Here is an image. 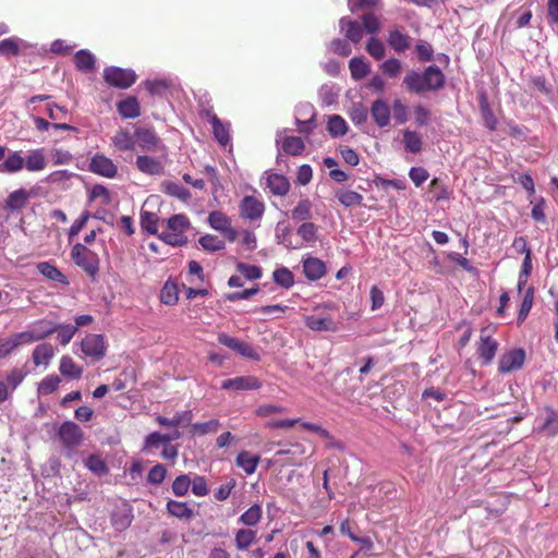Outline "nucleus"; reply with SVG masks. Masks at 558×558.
<instances>
[{
  "instance_id": "nucleus-1",
  "label": "nucleus",
  "mask_w": 558,
  "mask_h": 558,
  "mask_svg": "<svg viewBox=\"0 0 558 558\" xmlns=\"http://www.w3.org/2000/svg\"><path fill=\"white\" fill-rule=\"evenodd\" d=\"M403 84L408 92L420 95L441 89L446 84V77L437 65H429L423 73L409 71L403 78Z\"/></svg>"
},
{
  "instance_id": "nucleus-2",
  "label": "nucleus",
  "mask_w": 558,
  "mask_h": 558,
  "mask_svg": "<svg viewBox=\"0 0 558 558\" xmlns=\"http://www.w3.org/2000/svg\"><path fill=\"white\" fill-rule=\"evenodd\" d=\"M169 232H161L158 238L171 246H183L187 242L184 232L190 229L191 222L186 215L177 214L167 220Z\"/></svg>"
},
{
  "instance_id": "nucleus-3",
  "label": "nucleus",
  "mask_w": 558,
  "mask_h": 558,
  "mask_svg": "<svg viewBox=\"0 0 558 558\" xmlns=\"http://www.w3.org/2000/svg\"><path fill=\"white\" fill-rule=\"evenodd\" d=\"M71 258L92 280L96 279L100 268V259L96 252L82 243H76L71 250Z\"/></svg>"
},
{
  "instance_id": "nucleus-4",
  "label": "nucleus",
  "mask_w": 558,
  "mask_h": 558,
  "mask_svg": "<svg viewBox=\"0 0 558 558\" xmlns=\"http://www.w3.org/2000/svg\"><path fill=\"white\" fill-rule=\"evenodd\" d=\"M495 328L493 326H485L481 329L480 341L477 343V354L484 365L493 362L499 343L493 338Z\"/></svg>"
},
{
  "instance_id": "nucleus-5",
  "label": "nucleus",
  "mask_w": 558,
  "mask_h": 558,
  "mask_svg": "<svg viewBox=\"0 0 558 558\" xmlns=\"http://www.w3.org/2000/svg\"><path fill=\"white\" fill-rule=\"evenodd\" d=\"M136 74L131 69H122L118 66H107L104 70L105 82L116 88L126 89L136 81Z\"/></svg>"
},
{
  "instance_id": "nucleus-6",
  "label": "nucleus",
  "mask_w": 558,
  "mask_h": 558,
  "mask_svg": "<svg viewBox=\"0 0 558 558\" xmlns=\"http://www.w3.org/2000/svg\"><path fill=\"white\" fill-rule=\"evenodd\" d=\"M58 438L65 449H73L81 445L84 434L81 427L74 422L66 421L58 429Z\"/></svg>"
},
{
  "instance_id": "nucleus-7",
  "label": "nucleus",
  "mask_w": 558,
  "mask_h": 558,
  "mask_svg": "<svg viewBox=\"0 0 558 558\" xmlns=\"http://www.w3.org/2000/svg\"><path fill=\"white\" fill-rule=\"evenodd\" d=\"M27 372L23 368L13 367L0 379V404L7 401L11 393L23 383Z\"/></svg>"
},
{
  "instance_id": "nucleus-8",
  "label": "nucleus",
  "mask_w": 558,
  "mask_h": 558,
  "mask_svg": "<svg viewBox=\"0 0 558 558\" xmlns=\"http://www.w3.org/2000/svg\"><path fill=\"white\" fill-rule=\"evenodd\" d=\"M57 328L47 320H38L34 323L28 330L17 332L19 339L23 344H29L35 341L43 340L54 333Z\"/></svg>"
},
{
  "instance_id": "nucleus-9",
  "label": "nucleus",
  "mask_w": 558,
  "mask_h": 558,
  "mask_svg": "<svg viewBox=\"0 0 558 558\" xmlns=\"http://www.w3.org/2000/svg\"><path fill=\"white\" fill-rule=\"evenodd\" d=\"M88 170L107 179H113L118 175V166L104 154H96L90 158Z\"/></svg>"
},
{
  "instance_id": "nucleus-10",
  "label": "nucleus",
  "mask_w": 558,
  "mask_h": 558,
  "mask_svg": "<svg viewBox=\"0 0 558 558\" xmlns=\"http://www.w3.org/2000/svg\"><path fill=\"white\" fill-rule=\"evenodd\" d=\"M208 223L213 229L221 232L229 242L236 240L238 231L231 226V220L225 213L220 210L211 211L208 215Z\"/></svg>"
},
{
  "instance_id": "nucleus-11",
  "label": "nucleus",
  "mask_w": 558,
  "mask_h": 558,
  "mask_svg": "<svg viewBox=\"0 0 558 558\" xmlns=\"http://www.w3.org/2000/svg\"><path fill=\"white\" fill-rule=\"evenodd\" d=\"M218 342L233 351H235L236 353H239L240 355L244 356V357H247V359H251V360H254V361H259V354L254 350V348L244 342V341H241L240 339L238 338H234V337H231L225 332H221L218 335Z\"/></svg>"
},
{
  "instance_id": "nucleus-12",
  "label": "nucleus",
  "mask_w": 558,
  "mask_h": 558,
  "mask_svg": "<svg viewBox=\"0 0 558 558\" xmlns=\"http://www.w3.org/2000/svg\"><path fill=\"white\" fill-rule=\"evenodd\" d=\"M525 362V351L523 349H513L504 353L498 362V372L508 374L522 368Z\"/></svg>"
},
{
  "instance_id": "nucleus-13",
  "label": "nucleus",
  "mask_w": 558,
  "mask_h": 558,
  "mask_svg": "<svg viewBox=\"0 0 558 558\" xmlns=\"http://www.w3.org/2000/svg\"><path fill=\"white\" fill-rule=\"evenodd\" d=\"M240 216L251 221L262 219L265 213V204L254 195H246L240 203Z\"/></svg>"
},
{
  "instance_id": "nucleus-14",
  "label": "nucleus",
  "mask_w": 558,
  "mask_h": 558,
  "mask_svg": "<svg viewBox=\"0 0 558 558\" xmlns=\"http://www.w3.org/2000/svg\"><path fill=\"white\" fill-rule=\"evenodd\" d=\"M82 351L85 355L100 360L106 354V344L102 335L90 333L87 335L81 342Z\"/></svg>"
},
{
  "instance_id": "nucleus-15",
  "label": "nucleus",
  "mask_w": 558,
  "mask_h": 558,
  "mask_svg": "<svg viewBox=\"0 0 558 558\" xmlns=\"http://www.w3.org/2000/svg\"><path fill=\"white\" fill-rule=\"evenodd\" d=\"M262 387V381L252 375L238 376L234 378L226 379L221 383V388L225 390H257Z\"/></svg>"
},
{
  "instance_id": "nucleus-16",
  "label": "nucleus",
  "mask_w": 558,
  "mask_h": 558,
  "mask_svg": "<svg viewBox=\"0 0 558 558\" xmlns=\"http://www.w3.org/2000/svg\"><path fill=\"white\" fill-rule=\"evenodd\" d=\"M135 144L142 150L150 151L157 149L160 138L151 128H136L134 132Z\"/></svg>"
},
{
  "instance_id": "nucleus-17",
  "label": "nucleus",
  "mask_w": 558,
  "mask_h": 558,
  "mask_svg": "<svg viewBox=\"0 0 558 558\" xmlns=\"http://www.w3.org/2000/svg\"><path fill=\"white\" fill-rule=\"evenodd\" d=\"M371 116L377 126L386 128L390 123L391 109L385 100L376 99L372 102Z\"/></svg>"
},
{
  "instance_id": "nucleus-18",
  "label": "nucleus",
  "mask_w": 558,
  "mask_h": 558,
  "mask_svg": "<svg viewBox=\"0 0 558 558\" xmlns=\"http://www.w3.org/2000/svg\"><path fill=\"white\" fill-rule=\"evenodd\" d=\"M307 328L313 331H337L338 325L330 316L307 315L304 317Z\"/></svg>"
},
{
  "instance_id": "nucleus-19",
  "label": "nucleus",
  "mask_w": 558,
  "mask_h": 558,
  "mask_svg": "<svg viewBox=\"0 0 558 558\" xmlns=\"http://www.w3.org/2000/svg\"><path fill=\"white\" fill-rule=\"evenodd\" d=\"M303 274L311 281L319 280L326 275V265L317 257H307L303 260Z\"/></svg>"
},
{
  "instance_id": "nucleus-20",
  "label": "nucleus",
  "mask_w": 558,
  "mask_h": 558,
  "mask_svg": "<svg viewBox=\"0 0 558 558\" xmlns=\"http://www.w3.org/2000/svg\"><path fill=\"white\" fill-rule=\"evenodd\" d=\"M119 114L124 119H134L141 116V106L136 97L129 96L117 104Z\"/></svg>"
},
{
  "instance_id": "nucleus-21",
  "label": "nucleus",
  "mask_w": 558,
  "mask_h": 558,
  "mask_svg": "<svg viewBox=\"0 0 558 558\" xmlns=\"http://www.w3.org/2000/svg\"><path fill=\"white\" fill-rule=\"evenodd\" d=\"M75 68L80 72L89 73L94 72L96 69V58L95 56L85 49L78 50L73 58Z\"/></svg>"
},
{
  "instance_id": "nucleus-22",
  "label": "nucleus",
  "mask_w": 558,
  "mask_h": 558,
  "mask_svg": "<svg viewBox=\"0 0 558 558\" xmlns=\"http://www.w3.org/2000/svg\"><path fill=\"white\" fill-rule=\"evenodd\" d=\"M136 167L141 172L149 175L160 174L163 170V166L158 159L146 155L137 156Z\"/></svg>"
},
{
  "instance_id": "nucleus-23",
  "label": "nucleus",
  "mask_w": 558,
  "mask_h": 558,
  "mask_svg": "<svg viewBox=\"0 0 558 558\" xmlns=\"http://www.w3.org/2000/svg\"><path fill=\"white\" fill-rule=\"evenodd\" d=\"M37 270L40 275L46 277L49 280L61 283L63 286H69V280L65 275H63L54 265L49 262H41L37 264Z\"/></svg>"
},
{
  "instance_id": "nucleus-24",
  "label": "nucleus",
  "mask_w": 558,
  "mask_h": 558,
  "mask_svg": "<svg viewBox=\"0 0 558 558\" xmlns=\"http://www.w3.org/2000/svg\"><path fill=\"white\" fill-rule=\"evenodd\" d=\"M54 356V348L50 343H40L38 344L32 353V359L35 366H47L51 359Z\"/></svg>"
},
{
  "instance_id": "nucleus-25",
  "label": "nucleus",
  "mask_w": 558,
  "mask_h": 558,
  "mask_svg": "<svg viewBox=\"0 0 558 558\" xmlns=\"http://www.w3.org/2000/svg\"><path fill=\"white\" fill-rule=\"evenodd\" d=\"M267 186L274 195L284 196L290 191L289 180L278 173H271L267 177Z\"/></svg>"
},
{
  "instance_id": "nucleus-26",
  "label": "nucleus",
  "mask_w": 558,
  "mask_h": 558,
  "mask_svg": "<svg viewBox=\"0 0 558 558\" xmlns=\"http://www.w3.org/2000/svg\"><path fill=\"white\" fill-rule=\"evenodd\" d=\"M340 27L344 32V36L353 44H359L363 38V27L356 22L342 17Z\"/></svg>"
},
{
  "instance_id": "nucleus-27",
  "label": "nucleus",
  "mask_w": 558,
  "mask_h": 558,
  "mask_svg": "<svg viewBox=\"0 0 558 558\" xmlns=\"http://www.w3.org/2000/svg\"><path fill=\"white\" fill-rule=\"evenodd\" d=\"M112 145L120 151L133 150L135 147V137L128 130L120 129L111 138Z\"/></svg>"
},
{
  "instance_id": "nucleus-28",
  "label": "nucleus",
  "mask_w": 558,
  "mask_h": 558,
  "mask_svg": "<svg viewBox=\"0 0 558 558\" xmlns=\"http://www.w3.org/2000/svg\"><path fill=\"white\" fill-rule=\"evenodd\" d=\"M47 160L43 148L29 151L26 159H24V167L32 172L41 171L46 168Z\"/></svg>"
},
{
  "instance_id": "nucleus-29",
  "label": "nucleus",
  "mask_w": 558,
  "mask_h": 558,
  "mask_svg": "<svg viewBox=\"0 0 558 558\" xmlns=\"http://www.w3.org/2000/svg\"><path fill=\"white\" fill-rule=\"evenodd\" d=\"M259 460V456L243 450L236 456L235 463L239 468L243 469L246 474H253L256 471Z\"/></svg>"
},
{
  "instance_id": "nucleus-30",
  "label": "nucleus",
  "mask_w": 558,
  "mask_h": 558,
  "mask_svg": "<svg viewBox=\"0 0 558 558\" xmlns=\"http://www.w3.org/2000/svg\"><path fill=\"white\" fill-rule=\"evenodd\" d=\"M192 418V411L186 410L183 412H177L172 418H167L165 416L157 415L155 420L160 426H170L177 428L182 423L191 424Z\"/></svg>"
},
{
  "instance_id": "nucleus-31",
  "label": "nucleus",
  "mask_w": 558,
  "mask_h": 558,
  "mask_svg": "<svg viewBox=\"0 0 558 558\" xmlns=\"http://www.w3.org/2000/svg\"><path fill=\"white\" fill-rule=\"evenodd\" d=\"M24 168V158L20 151L11 153L3 162L0 163L1 173H15Z\"/></svg>"
},
{
  "instance_id": "nucleus-32",
  "label": "nucleus",
  "mask_w": 558,
  "mask_h": 558,
  "mask_svg": "<svg viewBox=\"0 0 558 558\" xmlns=\"http://www.w3.org/2000/svg\"><path fill=\"white\" fill-rule=\"evenodd\" d=\"M282 151L290 156H300L305 149L303 140L299 136H286L282 138Z\"/></svg>"
},
{
  "instance_id": "nucleus-33",
  "label": "nucleus",
  "mask_w": 558,
  "mask_h": 558,
  "mask_svg": "<svg viewBox=\"0 0 558 558\" xmlns=\"http://www.w3.org/2000/svg\"><path fill=\"white\" fill-rule=\"evenodd\" d=\"M160 302L166 305H175L179 301L178 286L172 280H167L160 291Z\"/></svg>"
},
{
  "instance_id": "nucleus-34",
  "label": "nucleus",
  "mask_w": 558,
  "mask_h": 558,
  "mask_svg": "<svg viewBox=\"0 0 558 558\" xmlns=\"http://www.w3.org/2000/svg\"><path fill=\"white\" fill-rule=\"evenodd\" d=\"M389 46L397 52H403L410 48L411 38L399 31H391L388 37Z\"/></svg>"
},
{
  "instance_id": "nucleus-35",
  "label": "nucleus",
  "mask_w": 558,
  "mask_h": 558,
  "mask_svg": "<svg viewBox=\"0 0 558 558\" xmlns=\"http://www.w3.org/2000/svg\"><path fill=\"white\" fill-rule=\"evenodd\" d=\"M59 369L63 376L69 377L71 379L80 378L83 373L82 367L78 366L73 361V359L68 355L61 357Z\"/></svg>"
},
{
  "instance_id": "nucleus-36",
  "label": "nucleus",
  "mask_w": 558,
  "mask_h": 558,
  "mask_svg": "<svg viewBox=\"0 0 558 558\" xmlns=\"http://www.w3.org/2000/svg\"><path fill=\"white\" fill-rule=\"evenodd\" d=\"M402 142L405 150L412 154H418L423 148L422 137L415 131L404 130Z\"/></svg>"
},
{
  "instance_id": "nucleus-37",
  "label": "nucleus",
  "mask_w": 558,
  "mask_h": 558,
  "mask_svg": "<svg viewBox=\"0 0 558 558\" xmlns=\"http://www.w3.org/2000/svg\"><path fill=\"white\" fill-rule=\"evenodd\" d=\"M351 76L355 81L364 78L371 72V65L363 58H352L349 62Z\"/></svg>"
},
{
  "instance_id": "nucleus-38",
  "label": "nucleus",
  "mask_w": 558,
  "mask_h": 558,
  "mask_svg": "<svg viewBox=\"0 0 558 558\" xmlns=\"http://www.w3.org/2000/svg\"><path fill=\"white\" fill-rule=\"evenodd\" d=\"M159 217L151 211L142 210L140 214L141 228L149 234L158 235Z\"/></svg>"
},
{
  "instance_id": "nucleus-39",
  "label": "nucleus",
  "mask_w": 558,
  "mask_h": 558,
  "mask_svg": "<svg viewBox=\"0 0 558 558\" xmlns=\"http://www.w3.org/2000/svg\"><path fill=\"white\" fill-rule=\"evenodd\" d=\"M168 512L178 518V519H186L190 520L193 518V510L185 504L175 500H169L167 502Z\"/></svg>"
},
{
  "instance_id": "nucleus-40",
  "label": "nucleus",
  "mask_w": 558,
  "mask_h": 558,
  "mask_svg": "<svg viewBox=\"0 0 558 558\" xmlns=\"http://www.w3.org/2000/svg\"><path fill=\"white\" fill-rule=\"evenodd\" d=\"M546 417L541 426V430L546 432L549 436L558 434V413L551 407L544 408Z\"/></svg>"
},
{
  "instance_id": "nucleus-41",
  "label": "nucleus",
  "mask_w": 558,
  "mask_h": 558,
  "mask_svg": "<svg viewBox=\"0 0 558 558\" xmlns=\"http://www.w3.org/2000/svg\"><path fill=\"white\" fill-rule=\"evenodd\" d=\"M336 197L344 207L362 205L363 196L354 191L340 189L336 191Z\"/></svg>"
},
{
  "instance_id": "nucleus-42",
  "label": "nucleus",
  "mask_w": 558,
  "mask_h": 558,
  "mask_svg": "<svg viewBox=\"0 0 558 558\" xmlns=\"http://www.w3.org/2000/svg\"><path fill=\"white\" fill-rule=\"evenodd\" d=\"M28 194L24 189L12 192L5 199V206L12 210H20L25 207Z\"/></svg>"
},
{
  "instance_id": "nucleus-43",
  "label": "nucleus",
  "mask_w": 558,
  "mask_h": 558,
  "mask_svg": "<svg viewBox=\"0 0 558 558\" xmlns=\"http://www.w3.org/2000/svg\"><path fill=\"white\" fill-rule=\"evenodd\" d=\"M220 427V422L217 418H213L205 423L191 424V434L193 436H204L206 434L217 433Z\"/></svg>"
},
{
  "instance_id": "nucleus-44",
  "label": "nucleus",
  "mask_w": 558,
  "mask_h": 558,
  "mask_svg": "<svg viewBox=\"0 0 558 558\" xmlns=\"http://www.w3.org/2000/svg\"><path fill=\"white\" fill-rule=\"evenodd\" d=\"M23 345L19 339V333H13L9 338H0V360L9 356L16 348Z\"/></svg>"
},
{
  "instance_id": "nucleus-45",
  "label": "nucleus",
  "mask_w": 558,
  "mask_h": 558,
  "mask_svg": "<svg viewBox=\"0 0 558 558\" xmlns=\"http://www.w3.org/2000/svg\"><path fill=\"white\" fill-rule=\"evenodd\" d=\"M291 217L293 220L305 221L312 217V203L310 199H302L292 209Z\"/></svg>"
},
{
  "instance_id": "nucleus-46",
  "label": "nucleus",
  "mask_w": 558,
  "mask_h": 558,
  "mask_svg": "<svg viewBox=\"0 0 558 558\" xmlns=\"http://www.w3.org/2000/svg\"><path fill=\"white\" fill-rule=\"evenodd\" d=\"M327 130L333 137H338L347 133L348 125L342 117L333 114L328 120Z\"/></svg>"
},
{
  "instance_id": "nucleus-47",
  "label": "nucleus",
  "mask_w": 558,
  "mask_h": 558,
  "mask_svg": "<svg viewBox=\"0 0 558 558\" xmlns=\"http://www.w3.org/2000/svg\"><path fill=\"white\" fill-rule=\"evenodd\" d=\"M86 468L92 471L93 473L101 476L109 472V469L104 461V459L99 454H90L85 460Z\"/></svg>"
},
{
  "instance_id": "nucleus-48",
  "label": "nucleus",
  "mask_w": 558,
  "mask_h": 558,
  "mask_svg": "<svg viewBox=\"0 0 558 558\" xmlns=\"http://www.w3.org/2000/svg\"><path fill=\"white\" fill-rule=\"evenodd\" d=\"M256 538V532L250 529H241L235 534V546L240 550L247 549Z\"/></svg>"
},
{
  "instance_id": "nucleus-49",
  "label": "nucleus",
  "mask_w": 558,
  "mask_h": 558,
  "mask_svg": "<svg viewBox=\"0 0 558 558\" xmlns=\"http://www.w3.org/2000/svg\"><path fill=\"white\" fill-rule=\"evenodd\" d=\"M272 279L277 284L286 289L294 284V275L286 267L276 269L272 274Z\"/></svg>"
},
{
  "instance_id": "nucleus-50",
  "label": "nucleus",
  "mask_w": 558,
  "mask_h": 558,
  "mask_svg": "<svg viewBox=\"0 0 558 558\" xmlns=\"http://www.w3.org/2000/svg\"><path fill=\"white\" fill-rule=\"evenodd\" d=\"M61 383V379L58 375H48L38 384V393L48 396L53 393Z\"/></svg>"
},
{
  "instance_id": "nucleus-51",
  "label": "nucleus",
  "mask_w": 558,
  "mask_h": 558,
  "mask_svg": "<svg viewBox=\"0 0 558 558\" xmlns=\"http://www.w3.org/2000/svg\"><path fill=\"white\" fill-rule=\"evenodd\" d=\"M213 132L216 140L223 146L230 141V135L227 126L219 120L217 116L211 119Z\"/></svg>"
},
{
  "instance_id": "nucleus-52",
  "label": "nucleus",
  "mask_w": 558,
  "mask_h": 558,
  "mask_svg": "<svg viewBox=\"0 0 558 558\" xmlns=\"http://www.w3.org/2000/svg\"><path fill=\"white\" fill-rule=\"evenodd\" d=\"M163 192L181 201H186L191 197V193L186 187L174 182H165Z\"/></svg>"
},
{
  "instance_id": "nucleus-53",
  "label": "nucleus",
  "mask_w": 558,
  "mask_h": 558,
  "mask_svg": "<svg viewBox=\"0 0 558 558\" xmlns=\"http://www.w3.org/2000/svg\"><path fill=\"white\" fill-rule=\"evenodd\" d=\"M198 243L205 251L217 252L225 248V242L217 235L206 234L199 238Z\"/></svg>"
},
{
  "instance_id": "nucleus-54",
  "label": "nucleus",
  "mask_w": 558,
  "mask_h": 558,
  "mask_svg": "<svg viewBox=\"0 0 558 558\" xmlns=\"http://www.w3.org/2000/svg\"><path fill=\"white\" fill-rule=\"evenodd\" d=\"M88 198L90 202L101 199V205L107 206L111 203V195L109 190L102 184H95L90 191Z\"/></svg>"
},
{
  "instance_id": "nucleus-55",
  "label": "nucleus",
  "mask_w": 558,
  "mask_h": 558,
  "mask_svg": "<svg viewBox=\"0 0 558 558\" xmlns=\"http://www.w3.org/2000/svg\"><path fill=\"white\" fill-rule=\"evenodd\" d=\"M262 518V508L259 505L251 506L240 517V522L245 525H256Z\"/></svg>"
},
{
  "instance_id": "nucleus-56",
  "label": "nucleus",
  "mask_w": 558,
  "mask_h": 558,
  "mask_svg": "<svg viewBox=\"0 0 558 558\" xmlns=\"http://www.w3.org/2000/svg\"><path fill=\"white\" fill-rule=\"evenodd\" d=\"M291 456V458H289V460H287L286 464H289V465H299L301 464V456L304 454V449L301 445H293L292 448H289V449H282V450H278L276 452V456Z\"/></svg>"
},
{
  "instance_id": "nucleus-57",
  "label": "nucleus",
  "mask_w": 558,
  "mask_h": 558,
  "mask_svg": "<svg viewBox=\"0 0 558 558\" xmlns=\"http://www.w3.org/2000/svg\"><path fill=\"white\" fill-rule=\"evenodd\" d=\"M144 84L148 93L154 96H163L170 88L167 80L146 81Z\"/></svg>"
},
{
  "instance_id": "nucleus-58",
  "label": "nucleus",
  "mask_w": 558,
  "mask_h": 558,
  "mask_svg": "<svg viewBox=\"0 0 558 558\" xmlns=\"http://www.w3.org/2000/svg\"><path fill=\"white\" fill-rule=\"evenodd\" d=\"M429 189L434 192V199L436 202L448 201L450 198V192L447 186L441 183L438 178H434L429 183Z\"/></svg>"
},
{
  "instance_id": "nucleus-59",
  "label": "nucleus",
  "mask_w": 558,
  "mask_h": 558,
  "mask_svg": "<svg viewBox=\"0 0 558 558\" xmlns=\"http://www.w3.org/2000/svg\"><path fill=\"white\" fill-rule=\"evenodd\" d=\"M20 39L5 38L0 41V54L4 57L17 56L20 53Z\"/></svg>"
},
{
  "instance_id": "nucleus-60",
  "label": "nucleus",
  "mask_w": 558,
  "mask_h": 558,
  "mask_svg": "<svg viewBox=\"0 0 558 558\" xmlns=\"http://www.w3.org/2000/svg\"><path fill=\"white\" fill-rule=\"evenodd\" d=\"M191 486V478L186 474L179 475L172 483V492L175 496L182 497L187 494Z\"/></svg>"
},
{
  "instance_id": "nucleus-61",
  "label": "nucleus",
  "mask_w": 558,
  "mask_h": 558,
  "mask_svg": "<svg viewBox=\"0 0 558 558\" xmlns=\"http://www.w3.org/2000/svg\"><path fill=\"white\" fill-rule=\"evenodd\" d=\"M533 301H534V291L532 288H529L525 291L523 301H522L520 310H519L518 320L520 323L524 322V319L526 318L527 314L530 313V311L533 306Z\"/></svg>"
},
{
  "instance_id": "nucleus-62",
  "label": "nucleus",
  "mask_w": 558,
  "mask_h": 558,
  "mask_svg": "<svg viewBox=\"0 0 558 558\" xmlns=\"http://www.w3.org/2000/svg\"><path fill=\"white\" fill-rule=\"evenodd\" d=\"M236 270L248 280H257L262 277V269L255 265L238 263Z\"/></svg>"
},
{
  "instance_id": "nucleus-63",
  "label": "nucleus",
  "mask_w": 558,
  "mask_h": 558,
  "mask_svg": "<svg viewBox=\"0 0 558 558\" xmlns=\"http://www.w3.org/2000/svg\"><path fill=\"white\" fill-rule=\"evenodd\" d=\"M366 51L375 60H381L385 56V46L378 38L371 37L366 45Z\"/></svg>"
},
{
  "instance_id": "nucleus-64",
  "label": "nucleus",
  "mask_w": 558,
  "mask_h": 558,
  "mask_svg": "<svg viewBox=\"0 0 558 558\" xmlns=\"http://www.w3.org/2000/svg\"><path fill=\"white\" fill-rule=\"evenodd\" d=\"M296 232L305 242H314L317 239V227L313 222H303Z\"/></svg>"
}]
</instances>
